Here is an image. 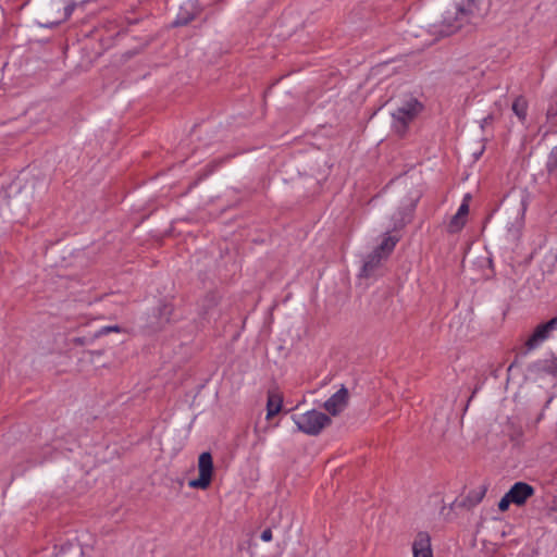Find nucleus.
I'll list each match as a JSON object with an SVG mask.
<instances>
[{"label": "nucleus", "instance_id": "20e7f679", "mask_svg": "<svg viewBox=\"0 0 557 557\" xmlns=\"http://www.w3.org/2000/svg\"><path fill=\"white\" fill-rule=\"evenodd\" d=\"M213 459L209 451H203L198 457V478L188 482L189 487L207 490L213 476Z\"/></svg>", "mask_w": 557, "mask_h": 557}, {"label": "nucleus", "instance_id": "423d86ee", "mask_svg": "<svg viewBox=\"0 0 557 557\" xmlns=\"http://www.w3.org/2000/svg\"><path fill=\"white\" fill-rule=\"evenodd\" d=\"M349 393L345 386L335 392L325 403L323 408L332 416H337L345 410L348 405Z\"/></svg>", "mask_w": 557, "mask_h": 557}, {"label": "nucleus", "instance_id": "a211bd4d", "mask_svg": "<svg viewBox=\"0 0 557 557\" xmlns=\"http://www.w3.org/2000/svg\"><path fill=\"white\" fill-rule=\"evenodd\" d=\"M74 10H75V3H71V4L65 5V7H64V10H63V16H62V18H61V20H59V21H57L55 23L58 24V23H60L61 21H65V20H67V18L72 15V13H73V11H74Z\"/></svg>", "mask_w": 557, "mask_h": 557}, {"label": "nucleus", "instance_id": "9b49d317", "mask_svg": "<svg viewBox=\"0 0 557 557\" xmlns=\"http://www.w3.org/2000/svg\"><path fill=\"white\" fill-rule=\"evenodd\" d=\"M532 367L539 372L557 375V357L550 355L546 358L539 359Z\"/></svg>", "mask_w": 557, "mask_h": 557}, {"label": "nucleus", "instance_id": "9d476101", "mask_svg": "<svg viewBox=\"0 0 557 557\" xmlns=\"http://www.w3.org/2000/svg\"><path fill=\"white\" fill-rule=\"evenodd\" d=\"M382 260H384L383 256L379 250H374L372 253H370L362 267L361 270V276L363 277H371L374 276L377 272V270L381 268Z\"/></svg>", "mask_w": 557, "mask_h": 557}, {"label": "nucleus", "instance_id": "ddd939ff", "mask_svg": "<svg viewBox=\"0 0 557 557\" xmlns=\"http://www.w3.org/2000/svg\"><path fill=\"white\" fill-rule=\"evenodd\" d=\"M528 103L523 97H517L512 103V111L520 119L524 120L527 116Z\"/></svg>", "mask_w": 557, "mask_h": 557}, {"label": "nucleus", "instance_id": "0eeeda50", "mask_svg": "<svg viewBox=\"0 0 557 557\" xmlns=\"http://www.w3.org/2000/svg\"><path fill=\"white\" fill-rule=\"evenodd\" d=\"M412 557H434L431 536L428 532H419L412 542Z\"/></svg>", "mask_w": 557, "mask_h": 557}, {"label": "nucleus", "instance_id": "6ab92c4d", "mask_svg": "<svg viewBox=\"0 0 557 557\" xmlns=\"http://www.w3.org/2000/svg\"><path fill=\"white\" fill-rule=\"evenodd\" d=\"M548 165L550 169H557V149L550 153Z\"/></svg>", "mask_w": 557, "mask_h": 557}, {"label": "nucleus", "instance_id": "f03ea898", "mask_svg": "<svg viewBox=\"0 0 557 557\" xmlns=\"http://www.w3.org/2000/svg\"><path fill=\"white\" fill-rule=\"evenodd\" d=\"M422 110L423 104L417 98L406 96L391 113L393 119V129L397 134L404 135L409 125L418 117Z\"/></svg>", "mask_w": 557, "mask_h": 557}, {"label": "nucleus", "instance_id": "aec40b11", "mask_svg": "<svg viewBox=\"0 0 557 557\" xmlns=\"http://www.w3.org/2000/svg\"><path fill=\"white\" fill-rule=\"evenodd\" d=\"M260 539L263 542H270L272 540V531L270 529H265L262 531Z\"/></svg>", "mask_w": 557, "mask_h": 557}, {"label": "nucleus", "instance_id": "1a4fd4ad", "mask_svg": "<svg viewBox=\"0 0 557 557\" xmlns=\"http://www.w3.org/2000/svg\"><path fill=\"white\" fill-rule=\"evenodd\" d=\"M283 407V394L278 388H271L268 391L267 398V420L274 418Z\"/></svg>", "mask_w": 557, "mask_h": 557}, {"label": "nucleus", "instance_id": "6e6552de", "mask_svg": "<svg viewBox=\"0 0 557 557\" xmlns=\"http://www.w3.org/2000/svg\"><path fill=\"white\" fill-rule=\"evenodd\" d=\"M508 494L515 505L522 506L533 496L534 488L525 482H517L510 487Z\"/></svg>", "mask_w": 557, "mask_h": 557}, {"label": "nucleus", "instance_id": "f8f14e48", "mask_svg": "<svg viewBox=\"0 0 557 557\" xmlns=\"http://www.w3.org/2000/svg\"><path fill=\"white\" fill-rule=\"evenodd\" d=\"M398 242V238L395 236L387 235L384 237L381 245L375 249L381 252L384 259L388 257V255L394 250L396 244Z\"/></svg>", "mask_w": 557, "mask_h": 557}, {"label": "nucleus", "instance_id": "dca6fc26", "mask_svg": "<svg viewBox=\"0 0 557 557\" xmlns=\"http://www.w3.org/2000/svg\"><path fill=\"white\" fill-rule=\"evenodd\" d=\"M469 199H470V196L466 195V197L463 198L461 205L459 206V208L456 212L457 214H459L460 216H463L466 219L469 213Z\"/></svg>", "mask_w": 557, "mask_h": 557}, {"label": "nucleus", "instance_id": "4468645a", "mask_svg": "<svg viewBox=\"0 0 557 557\" xmlns=\"http://www.w3.org/2000/svg\"><path fill=\"white\" fill-rule=\"evenodd\" d=\"M466 218L460 216L459 214H455L451 216L450 222L448 224V231L450 233L459 232L466 224Z\"/></svg>", "mask_w": 557, "mask_h": 557}, {"label": "nucleus", "instance_id": "4be33fe9", "mask_svg": "<svg viewBox=\"0 0 557 557\" xmlns=\"http://www.w3.org/2000/svg\"><path fill=\"white\" fill-rule=\"evenodd\" d=\"M0 200H5V194L4 193H0Z\"/></svg>", "mask_w": 557, "mask_h": 557}, {"label": "nucleus", "instance_id": "f257e3e1", "mask_svg": "<svg viewBox=\"0 0 557 557\" xmlns=\"http://www.w3.org/2000/svg\"><path fill=\"white\" fill-rule=\"evenodd\" d=\"M484 15L482 0H454L443 12L441 20L433 25L434 33L450 36L468 24H473Z\"/></svg>", "mask_w": 557, "mask_h": 557}, {"label": "nucleus", "instance_id": "2eb2a0df", "mask_svg": "<svg viewBox=\"0 0 557 557\" xmlns=\"http://www.w3.org/2000/svg\"><path fill=\"white\" fill-rule=\"evenodd\" d=\"M187 7L191 8L193 4L191 3H186L185 7L181 8V12L178 13V15H177V17L175 20V25H185V24H187L188 22H190L194 18V16L191 14H189V13L186 16L183 15V11L186 10Z\"/></svg>", "mask_w": 557, "mask_h": 557}, {"label": "nucleus", "instance_id": "7ed1b4c3", "mask_svg": "<svg viewBox=\"0 0 557 557\" xmlns=\"http://www.w3.org/2000/svg\"><path fill=\"white\" fill-rule=\"evenodd\" d=\"M292 419L300 432L313 436L320 434L324 428L331 424V418L317 410L294 414Z\"/></svg>", "mask_w": 557, "mask_h": 557}, {"label": "nucleus", "instance_id": "39448f33", "mask_svg": "<svg viewBox=\"0 0 557 557\" xmlns=\"http://www.w3.org/2000/svg\"><path fill=\"white\" fill-rule=\"evenodd\" d=\"M556 330L557 317L550 319L545 323L539 324L524 343L527 351H532L539 348L544 342H546L550 337L552 333Z\"/></svg>", "mask_w": 557, "mask_h": 557}, {"label": "nucleus", "instance_id": "f3484780", "mask_svg": "<svg viewBox=\"0 0 557 557\" xmlns=\"http://www.w3.org/2000/svg\"><path fill=\"white\" fill-rule=\"evenodd\" d=\"M513 504V502L511 500V498L509 497V494L508 492L502 497V499L499 500L498 503V509L500 511H506L509 506Z\"/></svg>", "mask_w": 557, "mask_h": 557}, {"label": "nucleus", "instance_id": "412c9836", "mask_svg": "<svg viewBox=\"0 0 557 557\" xmlns=\"http://www.w3.org/2000/svg\"><path fill=\"white\" fill-rule=\"evenodd\" d=\"M111 331L117 332L119 331V326H106V327H102L99 333L100 334H108Z\"/></svg>", "mask_w": 557, "mask_h": 557}]
</instances>
